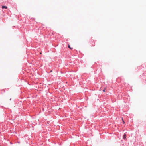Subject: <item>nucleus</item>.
<instances>
[{"label": "nucleus", "mask_w": 146, "mask_h": 146, "mask_svg": "<svg viewBox=\"0 0 146 146\" xmlns=\"http://www.w3.org/2000/svg\"><path fill=\"white\" fill-rule=\"evenodd\" d=\"M126 134L125 133L124 134L123 136V138L124 139H126Z\"/></svg>", "instance_id": "1"}, {"label": "nucleus", "mask_w": 146, "mask_h": 146, "mask_svg": "<svg viewBox=\"0 0 146 146\" xmlns=\"http://www.w3.org/2000/svg\"><path fill=\"white\" fill-rule=\"evenodd\" d=\"M2 9H4V8L7 9V6H2Z\"/></svg>", "instance_id": "2"}, {"label": "nucleus", "mask_w": 146, "mask_h": 146, "mask_svg": "<svg viewBox=\"0 0 146 146\" xmlns=\"http://www.w3.org/2000/svg\"><path fill=\"white\" fill-rule=\"evenodd\" d=\"M68 48H70V49H72V48H71L70 47V45H68Z\"/></svg>", "instance_id": "3"}, {"label": "nucleus", "mask_w": 146, "mask_h": 146, "mask_svg": "<svg viewBox=\"0 0 146 146\" xmlns=\"http://www.w3.org/2000/svg\"><path fill=\"white\" fill-rule=\"evenodd\" d=\"M106 88H104V89L103 90V91L104 92H105V90L106 89Z\"/></svg>", "instance_id": "4"}, {"label": "nucleus", "mask_w": 146, "mask_h": 146, "mask_svg": "<svg viewBox=\"0 0 146 146\" xmlns=\"http://www.w3.org/2000/svg\"><path fill=\"white\" fill-rule=\"evenodd\" d=\"M122 121H123V123H124L125 122H124V121H123V118H122Z\"/></svg>", "instance_id": "5"}, {"label": "nucleus", "mask_w": 146, "mask_h": 146, "mask_svg": "<svg viewBox=\"0 0 146 146\" xmlns=\"http://www.w3.org/2000/svg\"><path fill=\"white\" fill-rule=\"evenodd\" d=\"M40 54H41V52L40 53Z\"/></svg>", "instance_id": "6"}]
</instances>
